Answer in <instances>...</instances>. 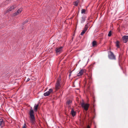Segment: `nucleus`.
I'll list each match as a JSON object with an SVG mask.
<instances>
[{"instance_id":"obj_1","label":"nucleus","mask_w":128,"mask_h":128,"mask_svg":"<svg viewBox=\"0 0 128 128\" xmlns=\"http://www.w3.org/2000/svg\"><path fill=\"white\" fill-rule=\"evenodd\" d=\"M29 114L30 115L29 118L30 122L33 124L35 122V118L34 115V112L32 110V108L30 110Z\"/></svg>"},{"instance_id":"obj_9","label":"nucleus","mask_w":128,"mask_h":128,"mask_svg":"<svg viewBox=\"0 0 128 128\" xmlns=\"http://www.w3.org/2000/svg\"><path fill=\"white\" fill-rule=\"evenodd\" d=\"M16 6L15 5H13L12 6H10L8 9L6 11V12H9L10 11L12 10H13L14 9L16 8Z\"/></svg>"},{"instance_id":"obj_26","label":"nucleus","mask_w":128,"mask_h":128,"mask_svg":"<svg viewBox=\"0 0 128 128\" xmlns=\"http://www.w3.org/2000/svg\"><path fill=\"white\" fill-rule=\"evenodd\" d=\"M30 80V78H28L27 79V80L26 81V82H28V81H29Z\"/></svg>"},{"instance_id":"obj_18","label":"nucleus","mask_w":128,"mask_h":128,"mask_svg":"<svg viewBox=\"0 0 128 128\" xmlns=\"http://www.w3.org/2000/svg\"><path fill=\"white\" fill-rule=\"evenodd\" d=\"M88 23L85 25L84 28V30L85 31H86L87 30L88 28Z\"/></svg>"},{"instance_id":"obj_17","label":"nucleus","mask_w":128,"mask_h":128,"mask_svg":"<svg viewBox=\"0 0 128 128\" xmlns=\"http://www.w3.org/2000/svg\"><path fill=\"white\" fill-rule=\"evenodd\" d=\"M38 106V104L37 105H35L34 106V110L36 112L37 110Z\"/></svg>"},{"instance_id":"obj_23","label":"nucleus","mask_w":128,"mask_h":128,"mask_svg":"<svg viewBox=\"0 0 128 128\" xmlns=\"http://www.w3.org/2000/svg\"><path fill=\"white\" fill-rule=\"evenodd\" d=\"M86 31H85L84 30H83L82 32H81L80 34L82 35H83L85 33Z\"/></svg>"},{"instance_id":"obj_2","label":"nucleus","mask_w":128,"mask_h":128,"mask_svg":"<svg viewBox=\"0 0 128 128\" xmlns=\"http://www.w3.org/2000/svg\"><path fill=\"white\" fill-rule=\"evenodd\" d=\"M61 79V76H60L56 84L55 89L56 90H58L61 87L60 82Z\"/></svg>"},{"instance_id":"obj_12","label":"nucleus","mask_w":128,"mask_h":128,"mask_svg":"<svg viewBox=\"0 0 128 128\" xmlns=\"http://www.w3.org/2000/svg\"><path fill=\"white\" fill-rule=\"evenodd\" d=\"M22 8L18 9L17 11L14 14L13 16H15L18 15L22 12Z\"/></svg>"},{"instance_id":"obj_25","label":"nucleus","mask_w":128,"mask_h":128,"mask_svg":"<svg viewBox=\"0 0 128 128\" xmlns=\"http://www.w3.org/2000/svg\"><path fill=\"white\" fill-rule=\"evenodd\" d=\"M28 22V20H26L24 22V23L25 24L26 23V22Z\"/></svg>"},{"instance_id":"obj_22","label":"nucleus","mask_w":128,"mask_h":128,"mask_svg":"<svg viewBox=\"0 0 128 128\" xmlns=\"http://www.w3.org/2000/svg\"><path fill=\"white\" fill-rule=\"evenodd\" d=\"M86 12V10L84 9H82L81 10V13L83 14V13H85Z\"/></svg>"},{"instance_id":"obj_3","label":"nucleus","mask_w":128,"mask_h":128,"mask_svg":"<svg viewBox=\"0 0 128 128\" xmlns=\"http://www.w3.org/2000/svg\"><path fill=\"white\" fill-rule=\"evenodd\" d=\"M108 57L110 59L113 60H116V56L112 52L110 51H108Z\"/></svg>"},{"instance_id":"obj_19","label":"nucleus","mask_w":128,"mask_h":128,"mask_svg":"<svg viewBox=\"0 0 128 128\" xmlns=\"http://www.w3.org/2000/svg\"><path fill=\"white\" fill-rule=\"evenodd\" d=\"M72 102V101L71 100H67L66 102V104L67 105H68L69 106H70V104Z\"/></svg>"},{"instance_id":"obj_28","label":"nucleus","mask_w":128,"mask_h":128,"mask_svg":"<svg viewBox=\"0 0 128 128\" xmlns=\"http://www.w3.org/2000/svg\"><path fill=\"white\" fill-rule=\"evenodd\" d=\"M93 112L94 113H95V110L94 109V110Z\"/></svg>"},{"instance_id":"obj_7","label":"nucleus","mask_w":128,"mask_h":128,"mask_svg":"<svg viewBox=\"0 0 128 128\" xmlns=\"http://www.w3.org/2000/svg\"><path fill=\"white\" fill-rule=\"evenodd\" d=\"M54 93L53 90L52 88L50 89L49 90L44 93V95L45 96H49L50 94H52Z\"/></svg>"},{"instance_id":"obj_4","label":"nucleus","mask_w":128,"mask_h":128,"mask_svg":"<svg viewBox=\"0 0 128 128\" xmlns=\"http://www.w3.org/2000/svg\"><path fill=\"white\" fill-rule=\"evenodd\" d=\"M87 76H88V88L89 89L90 86V84L92 82V75L90 73L88 74H87Z\"/></svg>"},{"instance_id":"obj_21","label":"nucleus","mask_w":128,"mask_h":128,"mask_svg":"<svg viewBox=\"0 0 128 128\" xmlns=\"http://www.w3.org/2000/svg\"><path fill=\"white\" fill-rule=\"evenodd\" d=\"M112 35V32L111 30L110 31L108 32V36H110Z\"/></svg>"},{"instance_id":"obj_16","label":"nucleus","mask_w":128,"mask_h":128,"mask_svg":"<svg viewBox=\"0 0 128 128\" xmlns=\"http://www.w3.org/2000/svg\"><path fill=\"white\" fill-rule=\"evenodd\" d=\"M92 46L93 47L96 46L97 45L96 42L95 40H94L92 42Z\"/></svg>"},{"instance_id":"obj_10","label":"nucleus","mask_w":128,"mask_h":128,"mask_svg":"<svg viewBox=\"0 0 128 128\" xmlns=\"http://www.w3.org/2000/svg\"><path fill=\"white\" fill-rule=\"evenodd\" d=\"M86 70L85 69H81V70L79 73L78 74L77 76H82L84 72H86Z\"/></svg>"},{"instance_id":"obj_30","label":"nucleus","mask_w":128,"mask_h":128,"mask_svg":"<svg viewBox=\"0 0 128 128\" xmlns=\"http://www.w3.org/2000/svg\"><path fill=\"white\" fill-rule=\"evenodd\" d=\"M2 128V127H1V128Z\"/></svg>"},{"instance_id":"obj_20","label":"nucleus","mask_w":128,"mask_h":128,"mask_svg":"<svg viewBox=\"0 0 128 128\" xmlns=\"http://www.w3.org/2000/svg\"><path fill=\"white\" fill-rule=\"evenodd\" d=\"M78 1L77 0L74 2V5L75 6H77L78 5Z\"/></svg>"},{"instance_id":"obj_13","label":"nucleus","mask_w":128,"mask_h":128,"mask_svg":"<svg viewBox=\"0 0 128 128\" xmlns=\"http://www.w3.org/2000/svg\"><path fill=\"white\" fill-rule=\"evenodd\" d=\"M86 18V16H83L82 17L80 23L81 24H83L85 21Z\"/></svg>"},{"instance_id":"obj_27","label":"nucleus","mask_w":128,"mask_h":128,"mask_svg":"<svg viewBox=\"0 0 128 128\" xmlns=\"http://www.w3.org/2000/svg\"><path fill=\"white\" fill-rule=\"evenodd\" d=\"M87 128H90V127L89 125L87 126Z\"/></svg>"},{"instance_id":"obj_6","label":"nucleus","mask_w":128,"mask_h":128,"mask_svg":"<svg viewBox=\"0 0 128 128\" xmlns=\"http://www.w3.org/2000/svg\"><path fill=\"white\" fill-rule=\"evenodd\" d=\"M62 46H60L59 48L57 47L56 48L55 51L56 55L59 54L62 52Z\"/></svg>"},{"instance_id":"obj_5","label":"nucleus","mask_w":128,"mask_h":128,"mask_svg":"<svg viewBox=\"0 0 128 128\" xmlns=\"http://www.w3.org/2000/svg\"><path fill=\"white\" fill-rule=\"evenodd\" d=\"M81 106L82 108H83L85 110L87 111L88 110L90 105L88 104H85L83 102L81 103Z\"/></svg>"},{"instance_id":"obj_29","label":"nucleus","mask_w":128,"mask_h":128,"mask_svg":"<svg viewBox=\"0 0 128 128\" xmlns=\"http://www.w3.org/2000/svg\"><path fill=\"white\" fill-rule=\"evenodd\" d=\"M71 72H70V74H69V76H71Z\"/></svg>"},{"instance_id":"obj_14","label":"nucleus","mask_w":128,"mask_h":128,"mask_svg":"<svg viewBox=\"0 0 128 128\" xmlns=\"http://www.w3.org/2000/svg\"><path fill=\"white\" fill-rule=\"evenodd\" d=\"M71 113L72 116L73 117L76 114V112L74 110L73 108L72 109Z\"/></svg>"},{"instance_id":"obj_24","label":"nucleus","mask_w":128,"mask_h":128,"mask_svg":"<svg viewBox=\"0 0 128 128\" xmlns=\"http://www.w3.org/2000/svg\"><path fill=\"white\" fill-rule=\"evenodd\" d=\"M26 126L25 124H24L23 126H22V128H26Z\"/></svg>"},{"instance_id":"obj_15","label":"nucleus","mask_w":128,"mask_h":128,"mask_svg":"<svg viewBox=\"0 0 128 128\" xmlns=\"http://www.w3.org/2000/svg\"><path fill=\"white\" fill-rule=\"evenodd\" d=\"M116 46L118 48H119L120 47V42L118 41H117L116 43Z\"/></svg>"},{"instance_id":"obj_8","label":"nucleus","mask_w":128,"mask_h":128,"mask_svg":"<svg viewBox=\"0 0 128 128\" xmlns=\"http://www.w3.org/2000/svg\"><path fill=\"white\" fill-rule=\"evenodd\" d=\"M123 42L125 43L127 42L128 40V36H124L122 38Z\"/></svg>"},{"instance_id":"obj_11","label":"nucleus","mask_w":128,"mask_h":128,"mask_svg":"<svg viewBox=\"0 0 128 128\" xmlns=\"http://www.w3.org/2000/svg\"><path fill=\"white\" fill-rule=\"evenodd\" d=\"M5 125V123L3 120V119H0V126L2 127H3Z\"/></svg>"}]
</instances>
